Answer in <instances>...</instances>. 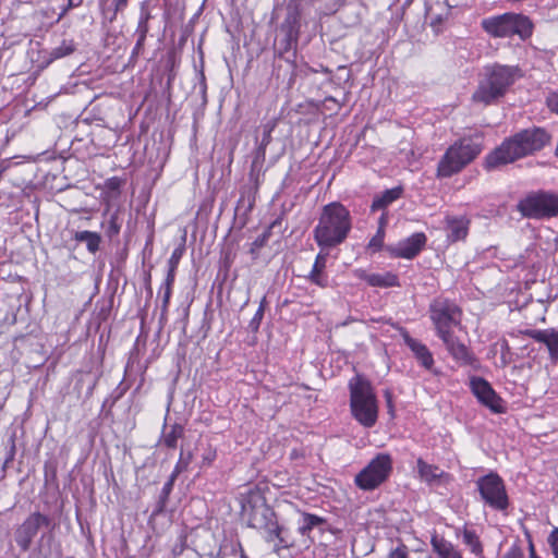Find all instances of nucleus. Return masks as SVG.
Masks as SVG:
<instances>
[{
  "mask_svg": "<svg viewBox=\"0 0 558 558\" xmlns=\"http://www.w3.org/2000/svg\"><path fill=\"white\" fill-rule=\"evenodd\" d=\"M452 7L446 3L441 12H436V5L425 3L426 15L430 19V26L436 34L441 32L442 24L448 20Z\"/></svg>",
  "mask_w": 558,
  "mask_h": 558,
  "instance_id": "393cba45",
  "label": "nucleus"
},
{
  "mask_svg": "<svg viewBox=\"0 0 558 558\" xmlns=\"http://www.w3.org/2000/svg\"><path fill=\"white\" fill-rule=\"evenodd\" d=\"M175 271H177V269L168 268V274H167L166 280L162 284L163 287L172 288L174 278H175Z\"/></svg>",
  "mask_w": 558,
  "mask_h": 558,
  "instance_id": "3c124183",
  "label": "nucleus"
},
{
  "mask_svg": "<svg viewBox=\"0 0 558 558\" xmlns=\"http://www.w3.org/2000/svg\"><path fill=\"white\" fill-rule=\"evenodd\" d=\"M539 343L546 345L550 361L556 364L558 362V330L544 329Z\"/></svg>",
  "mask_w": 558,
  "mask_h": 558,
  "instance_id": "c756f323",
  "label": "nucleus"
},
{
  "mask_svg": "<svg viewBox=\"0 0 558 558\" xmlns=\"http://www.w3.org/2000/svg\"><path fill=\"white\" fill-rule=\"evenodd\" d=\"M387 221V213H383L379 218V227L384 228Z\"/></svg>",
  "mask_w": 558,
  "mask_h": 558,
  "instance_id": "4d7b16f0",
  "label": "nucleus"
},
{
  "mask_svg": "<svg viewBox=\"0 0 558 558\" xmlns=\"http://www.w3.org/2000/svg\"><path fill=\"white\" fill-rule=\"evenodd\" d=\"M350 408L353 417L364 427H373L378 418V404L368 379L355 375L349 381Z\"/></svg>",
  "mask_w": 558,
  "mask_h": 558,
  "instance_id": "423d86ee",
  "label": "nucleus"
},
{
  "mask_svg": "<svg viewBox=\"0 0 558 558\" xmlns=\"http://www.w3.org/2000/svg\"><path fill=\"white\" fill-rule=\"evenodd\" d=\"M14 457H15V442L12 440L10 449H9L5 460L3 462V466H2L3 470H5L11 462H13Z\"/></svg>",
  "mask_w": 558,
  "mask_h": 558,
  "instance_id": "de8ad7c7",
  "label": "nucleus"
},
{
  "mask_svg": "<svg viewBox=\"0 0 558 558\" xmlns=\"http://www.w3.org/2000/svg\"><path fill=\"white\" fill-rule=\"evenodd\" d=\"M57 480V466L52 463L45 464V482L46 484L53 483Z\"/></svg>",
  "mask_w": 558,
  "mask_h": 558,
  "instance_id": "37998d69",
  "label": "nucleus"
},
{
  "mask_svg": "<svg viewBox=\"0 0 558 558\" xmlns=\"http://www.w3.org/2000/svg\"><path fill=\"white\" fill-rule=\"evenodd\" d=\"M182 463H183V453L181 452L180 460L177 463L174 471L169 476L168 481L165 483V485L158 496V500H157L155 508L153 510V513H151L153 517H157L166 510V506H167L169 496L173 489L174 482H175L179 473L182 471V466H181Z\"/></svg>",
  "mask_w": 558,
  "mask_h": 558,
  "instance_id": "aec40b11",
  "label": "nucleus"
},
{
  "mask_svg": "<svg viewBox=\"0 0 558 558\" xmlns=\"http://www.w3.org/2000/svg\"><path fill=\"white\" fill-rule=\"evenodd\" d=\"M518 72V68L499 63L484 66L472 94V101L485 107L497 104L514 84Z\"/></svg>",
  "mask_w": 558,
  "mask_h": 558,
  "instance_id": "20e7f679",
  "label": "nucleus"
},
{
  "mask_svg": "<svg viewBox=\"0 0 558 558\" xmlns=\"http://www.w3.org/2000/svg\"><path fill=\"white\" fill-rule=\"evenodd\" d=\"M325 522L326 520L322 517L303 512L302 524L299 526V533L303 536L308 535L314 527L319 526Z\"/></svg>",
  "mask_w": 558,
  "mask_h": 558,
  "instance_id": "473e14b6",
  "label": "nucleus"
},
{
  "mask_svg": "<svg viewBox=\"0 0 558 558\" xmlns=\"http://www.w3.org/2000/svg\"><path fill=\"white\" fill-rule=\"evenodd\" d=\"M439 338L442 340L452 359L460 365L475 366L477 363L476 357L470 349L453 335V332L445 333Z\"/></svg>",
  "mask_w": 558,
  "mask_h": 558,
  "instance_id": "dca6fc26",
  "label": "nucleus"
},
{
  "mask_svg": "<svg viewBox=\"0 0 558 558\" xmlns=\"http://www.w3.org/2000/svg\"><path fill=\"white\" fill-rule=\"evenodd\" d=\"M352 229L349 209L339 202H332L322 208L313 236L322 248H332L342 244Z\"/></svg>",
  "mask_w": 558,
  "mask_h": 558,
  "instance_id": "7ed1b4c3",
  "label": "nucleus"
},
{
  "mask_svg": "<svg viewBox=\"0 0 558 558\" xmlns=\"http://www.w3.org/2000/svg\"><path fill=\"white\" fill-rule=\"evenodd\" d=\"M301 28V12L298 5L289 4L287 15L280 25V37L275 41V54L288 62L292 68L295 65L296 49Z\"/></svg>",
  "mask_w": 558,
  "mask_h": 558,
  "instance_id": "6e6552de",
  "label": "nucleus"
},
{
  "mask_svg": "<svg viewBox=\"0 0 558 558\" xmlns=\"http://www.w3.org/2000/svg\"><path fill=\"white\" fill-rule=\"evenodd\" d=\"M529 550H530V558H541L536 555L534 545L532 543H530Z\"/></svg>",
  "mask_w": 558,
  "mask_h": 558,
  "instance_id": "13d9d810",
  "label": "nucleus"
},
{
  "mask_svg": "<svg viewBox=\"0 0 558 558\" xmlns=\"http://www.w3.org/2000/svg\"><path fill=\"white\" fill-rule=\"evenodd\" d=\"M481 497L490 508L505 511L509 506V499L502 478L496 473H489L480 477L476 482Z\"/></svg>",
  "mask_w": 558,
  "mask_h": 558,
  "instance_id": "f8f14e48",
  "label": "nucleus"
},
{
  "mask_svg": "<svg viewBox=\"0 0 558 558\" xmlns=\"http://www.w3.org/2000/svg\"><path fill=\"white\" fill-rule=\"evenodd\" d=\"M469 225L470 220L463 216H447L446 231L448 241L454 243L464 240L469 232Z\"/></svg>",
  "mask_w": 558,
  "mask_h": 558,
  "instance_id": "a211bd4d",
  "label": "nucleus"
},
{
  "mask_svg": "<svg viewBox=\"0 0 558 558\" xmlns=\"http://www.w3.org/2000/svg\"><path fill=\"white\" fill-rule=\"evenodd\" d=\"M544 329H526L522 331L524 336H527L532 339H534L536 342H539L542 336H543Z\"/></svg>",
  "mask_w": 558,
  "mask_h": 558,
  "instance_id": "49530a36",
  "label": "nucleus"
},
{
  "mask_svg": "<svg viewBox=\"0 0 558 558\" xmlns=\"http://www.w3.org/2000/svg\"><path fill=\"white\" fill-rule=\"evenodd\" d=\"M374 236H379V239H381V241H384V236H385L384 228L379 227Z\"/></svg>",
  "mask_w": 558,
  "mask_h": 558,
  "instance_id": "bf43d9fd",
  "label": "nucleus"
},
{
  "mask_svg": "<svg viewBox=\"0 0 558 558\" xmlns=\"http://www.w3.org/2000/svg\"><path fill=\"white\" fill-rule=\"evenodd\" d=\"M76 50V44L73 39H63L61 44L54 48H52L48 53V59L46 61L47 64L51 62L68 57L72 54Z\"/></svg>",
  "mask_w": 558,
  "mask_h": 558,
  "instance_id": "7c9ffc66",
  "label": "nucleus"
},
{
  "mask_svg": "<svg viewBox=\"0 0 558 558\" xmlns=\"http://www.w3.org/2000/svg\"><path fill=\"white\" fill-rule=\"evenodd\" d=\"M481 26L494 38H507L517 35L521 40H526L534 31V24L529 16L513 12L483 19Z\"/></svg>",
  "mask_w": 558,
  "mask_h": 558,
  "instance_id": "0eeeda50",
  "label": "nucleus"
},
{
  "mask_svg": "<svg viewBox=\"0 0 558 558\" xmlns=\"http://www.w3.org/2000/svg\"><path fill=\"white\" fill-rule=\"evenodd\" d=\"M427 238L425 233L417 232L400 241L396 245L387 247V251L391 256L397 258L412 259L420 254V252L426 245Z\"/></svg>",
  "mask_w": 558,
  "mask_h": 558,
  "instance_id": "2eb2a0df",
  "label": "nucleus"
},
{
  "mask_svg": "<svg viewBox=\"0 0 558 558\" xmlns=\"http://www.w3.org/2000/svg\"><path fill=\"white\" fill-rule=\"evenodd\" d=\"M215 452H209L206 457H204V460L210 463L215 459Z\"/></svg>",
  "mask_w": 558,
  "mask_h": 558,
  "instance_id": "052dcab7",
  "label": "nucleus"
},
{
  "mask_svg": "<svg viewBox=\"0 0 558 558\" xmlns=\"http://www.w3.org/2000/svg\"><path fill=\"white\" fill-rule=\"evenodd\" d=\"M126 388H121V385L111 395V405H113L125 393Z\"/></svg>",
  "mask_w": 558,
  "mask_h": 558,
  "instance_id": "603ef678",
  "label": "nucleus"
},
{
  "mask_svg": "<svg viewBox=\"0 0 558 558\" xmlns=\"http://www.w3.org/2000/svg\"><path fill=\"white\" fill-rule=\"evenodd\" d=\"M84 0H68V8H78L83 4Z\"/></svg>",
  "mask_w": 558,
  "mask_h": 558,
  "instance_id": "864d4df0",
  "label": "nucleus"
},
{
  "mask_svg": "<svg viewBox=\"0 0 558 558\" xmlns=\"http://www.w3.org/2000/svg\"><path fill=\"white\" fill-rule=\"evenodd\" d=\"M122 221L120 219V209H117L114 213L111 214L110 219L108 221V227L106 230V235L113 240L117 238L121 231Z\"/></svg>",
  "mask_w": 558,
  "mask_h": 558,
  "instance_id": "f704fd0d",
  "label": "nucleus"
},
{
  "mask_svg": "<svg viewBox=\"0 0 558 558\" xmlns=\"http://www.w3.org/2000/svg\"><path fill=\"white\" fill-rule=\"evenodd\" d=\"M150 19V12L144 5H142L137 27L134 33L136 36V44L133 49V54H138L144 49L145 40L149 32L148 22Z\"/></svg>",
  "mask_w": 558,
  "mask_h": 558,
  "instance_id": "412c9836",
  "label": "nucleus"
},
{
  "mask_svg": "<svg viewBox=\"0 0 558 558\" xmlns=\"http://www.w3.org/2000/svg\"><path fill=\"white\" fill-rule=\"evenodd\" d=\"M184 252H185L184 243H182L178 247H175L168 260V268L177 269Z\"/></svg>",
  "mask_w": 558,
  "mask_h": 558,
  "instance_id": "4c0bfd02",
  "label": "nucleus"
},
{
  "mask_svg": "<svg viewBox=\"0 0 558 558\" xmlns=\"http://www.w3.org/2000/svg\"><path fill=\"white\" fill-rule=\"evenodd\" d=\"M550 544L555 558H558V529H555L550 535Z\"/></svg>",
  "mask_w": 558,
  "mask_h": 558,
  "instance_id": "8fccbe9b",
  "label": "nucleus"
},
{
  "mask_svg": "<svg viewBox=\"0 0 558 558\" xmlns=\"http://www.w3.org/2000/svg\"><path fill=\"white\" fill-rule=\"evenodd\" d=\"M184 426L180 423H174L169 427L163 428L161 442L169 449H175L178 446V440L184 437Z\"/></svg>",
  "mask_w": 558,
  "mask_h": 558,
  "instance_id": "cd10ccee",
  "label": "nucleus"
},
{
  "mask_svg": "<svg viewBox=\"0 0 558 558\" xmlns=\"http://www.w3.org/2000/svg\"><path fill=\"white\" fill-rule=\"evenodd\" d=\"M392 471V459L388 453H378L355 475V485L363 490H373L381 485Z\"/></svg>",
  "mask_w": 558,
  "mask_h": 558,
  "instance_id": "9d476101",
  "label": "nucleus"
},
{
  "mask_svg": "<svg viewBox=\"0 0 558 558\" xmlns=\"http://www.w3.org/2000/svg\"><path fill=\"white\" fill-rule=\"evenodd\" d=\"M73 239L78 243H85L87 251L93 255L99 251L102 241L98 232L88 230L76 231Z\"/></svg>",
  "mask_w": 558,
  "mask_h": 558,
  "instance_id": "bb28decb",
  "label": "nucleus"
},
{
  "mask_svg": "<svg viewBox=\"0 0 558 558\" xmlns=\"http://www.w3.org/2000/svg\"><path fill=\"white\" fill-rule=\"evenodd\" d=\"M550 134L544 128L533 126L521 130L506 138L485 158V168L490 170L533 155L542 150L550 142Z\"/></svg>",
  "mask_w": 558,
  "mask_h": 558,
  "instance_id": "f03ea898",
  "label": "nucleus"
},
{
  "mask_svg": "<svg viewBox=\"0 0 558 558\" xmlns=\"http://www.w3.org/2000/svg\"><path fill=\"white\" fill-rule=\"evenodd\" d=\"M546 106L550 112L558 114V89L548 93L546 97Z\"/></svg>",
  "mask_w": 558,
  "mask_h": 558,
  "instance_id": "a19ab883",
  "label": "nucleus"
},
{
  "mask_svg": "<svg viewBox=\"0 0 558 558\" xmlns=\"http://www.w3.org/2000/svg\"><path fill=\"white\" fill-rule=\"evenodd\" d=\"M191 458H192V454H191V453H189L187 460L184 462V464H185V465L189 463V461L191 460Z\"/></svg>",
  "mask_w": 558,
  "mask_h": 558,
  "instance_id": "0e129e2a",
  "label": "nucleus"
},
{
  "mask_svg": "<svg viewBox=\"0 0 558 558\" xmlns=\"http://www.w3.org/2000/svg\"><path fill=\"white\" fill-rule=\"evenodd\" d=\"M463 543L470 548V550L477 557L483 556V545L473 530L464 529L462 533Z\"/></svg>",
  "mask_w": 558,
  "mask_h": 558,
  "instance_id": "72a5a7b5",
  "label": "nucleus"
},
{
  "mask_svg": "<svg viewBox=\"0 0 558 558\" xmlns=\"http://www.w3.org/2000/svg\"><path fill=\"white\" fill-rule=\"evenodd\" d=\"M384 245V241L379 236H373L368 243V248L373 252H378Z\"/></svg>",
  "mask_w": 558,
  "mask_h": 558,
  "instance_id": "09e8293b",
  "label": "nucleus"
},
{
  "mask_svg": "<svg viewBox=\"0 0 558 558\" xmlns=\"http://www.w3.org/2000/svg\"><path fill=\"white\" fill-rule=\"evenodd\" d=\"M433 550L438 555V558H462L461 553L453 546L452 543L445 539L442 536L434 534L430 538Z\"/></svg>",
  "mask_w": 558,
  "mask_h": 558,
  "instance_id": "5701e85b",
  "label": "nucleus"
},
{
  "mask_svg": "<svg viewBox=\"0 0 558 558\" xmlns=\"http://www.w3.org/2000/svg\"><path fill=\"white\" fill-rule=\"evenodd\" d=\"M354 322V318L349 317L347 320H344L341 326H347L349 323Z\"/></svg>",
  "mask_w": 558,
  "mask_h": 558,
  "instance_id": "680f3d73",
  "label": "nucleus"
},
{
  "mask_svg": "<svg viewBox=\"0 0 558 558\" xmlns=\"http://www.w3.org/2000/svg\"><path fill=\"white\" fill-rule=\"evenodd\" d=\"M446 3H448L447 0H445L444 2L437 1L433 4L436 5V12H441V9L445 7Z\"/></svg>",
  "mask_w": 558,
  "mask_h": 558,
  "instance_id": "6e6d98bb",
  "label": "nucleus"
},
{
  "mask_svg": "<svg viewBox=\"0 0 558 558\" xmlns=\"http://www.w3.org/2000/svg\"><path fill=\"white\" fill-rule=\"evenodd\" d=\"M186 546V535L182 533L178 537V542L172 547L173 558H177L178 556L182 555Z\"/></svg>",
  "mask_w": 558,
  "mask_h": 558,
  "instance_id": "ea45409f",
  "label": "nucleus"
},
{
  "mask_svg": "<svg viewBox=\"0 0 558 558\" xmlns=\"http://www.w3.org/2000/svg\"><path fill=\"white\" fill-rule=\"evenodd\" d=\"M502 558H524V554L520 547L513 546L502 556Z\"/></svg>",
  "mask_w": 558,
  "mask_h": 558,
  "instance_id": "c03bdc74",
  "label": "nucleus"
},
{
  "mask_svg": "<svg viewBox=\"0 0 558 558\" xmlns=\"http://www.w3.org/2000/svg\"><path fill=\"white\" fill-rule=\"evenodd\" d=\"M73 8H68V4L64 5L61 12L59 13L57 21L59 22Z\"/></svg>",
  "mask_w": 558,
  "mask_h": 558,
  "instance_id": "5fc2aeb1",
  "label": "nucleus"
},
{
  "mask_svg": "<svg viewBox=\"0 0 558 558\" xmlns=\"http://www.w3.org/2000/svg\"><path fill=\"white\" fill-rule=\"evenodd\" d=\"M384 398L386 400V404H387L389 414L391 416H393L395 415V408H393V402H392V392L389 389H386L384 391Z\"/></svg>",
  "mask_w": 558,
  "mask_h": 558,
  "instance_id": "a18cd8bd",
  "label": "nucleus"
},
{
  "mask_svg": "<svg viewBox=\"0 0 558 558\" xmlns=\"http://www.w3.org/2000/svg\"><path fill=\"white\" fill-rule=\"evenodd\" d=\"M402 337L404 343L413 352L417 362L426 369H430L434 365V357L429 349L421 341L412 338L409 331L399 325H392Z\"/></svg>",
  "mask_w": 558,
  "mask_h": 558,
  "instance_id": "f3484780",
  "label": "nucleus"
},
{
  "mask_svg": "<svg viewBox=\"0 0 558 558\" xmlns=\"http://www.w3.org/2000/svg\"><path fill=\"white\" fill-rule=\"evenodd\" d=\"M388 558H409V548L404 544H399L395 549L390 550Z\"/></svg>",
  "mask_w": 558,
  "mask_h": 558,
  "instance_id": "79ce46f5",
  "label": "nucleus"
},
{
  "mask_svg": "<svg viewBox=\"0 0 558 558\" xmlns=\"http://www.w3.org/2000/svg\"><path fill=\"white\" fill-rule=\"evenodd\" d=\"M160 291H163L162 304H161V316H160V324H162L163 320H166L168 305H169L171 293H172V288L161 286Z\"/></svg>",
  "mask_w": 558,
  "mask_h": 558,
  "instance_id": "58836bf2",
  "label": "nucleus"
},
{
  "mask_svg": "<svg viewBox=\"0 0 558 558\" xmlns=\"http://www.w3.org/2000/svg\"><path fill=\"white\" fill-rule=\"evenodd\" d=\"M41 529H54L52 519L39 511L32 512L26 519L15 529L14 539L22 551H28L34 537Z\"/></svg>",
  "mask_w": 558,
  "mask_h": 558,
  "instance_id": "ddd939ff",
  "label": "nucleus"
},
{
  "mask_svg": "<svg viewBox=\"0 0 558 558\" xmlns=\"http://www.w3.org/2000/svg\"><path fill=\"white\" fill-rule=\"evenodd\" d=\"M266 306H267V301H266V298L264 296L262 299L260 303H259L258 310L256 311L255 315L253 316V318L248 323V329L252 332H257L258 331L260 323H262L263 317H264V313H265Z\"/></svg>",
  "mask_w": 558,
  "mask_h": 558,
  "instance_id": "c9c22d12",
  "label": "nucleus"
},
{
  "mask_svg": "<svg viewBox=\"0 0 558 558\" xmlns=\"http://www.w3.org/2000/svg\"><path fill=\"white\" fill-rule=\"evenodd\" d=\"M429 316L438 337L452 332L451 328L460 324L461 310L451 300L436 298L429 304Z\"/></svg>",
  "mask_w": 558,
  "mask_h": 558,
  "instance_id": "9b49d317",
  "label": "nucleus"
},
{
  "mask_svg": "<svg viewBox=\"0 0 558 558\" xmlns=\"http://www.w3.org/2000/svg\"><path fill=\"white\" fill-rule=\"evenodd\" d=\"M282 225V217L276 218L268 228L259 235L257 236L251 244L250 254L252 255L253 259H257L259 256V250L263 248L269 241V238L271 235V231L276 228H280Z\"/></svg>",
  "mask_w": 558,
  "mask_h": 558,
  "instance_id": "a878e982",
  "label": "nucleus"
},
{
  "mask_svg": "<svg viewBox=\"0 0 558 558\" xmlns=\"http://www.w3.org/2000/svg\"><path fill=\"white\" fill-rule=\"evenodd\" d=\"M129 0H113V9H102V14L110 22L114 21L118 12L123 11L128 7Z\"/></svg>",
  "mask_w": 558,
  "mask_h": 558,
  "instance_id": "e433bc0d",
  "label": "nucleus"
},
{
  "mask_svg": "<svg viewBox=\"0 0 558 558\" xmlns=\"http://www.w3.org/2000/svg\"><path fill=\"white\" fill-rule=\"evenodd\" d=\"M416 464L420 477L428 484H433L446 475L438 466L428 464L422 458L417 459Z\"/></svg>",
  "mask_w": 558,
  "mask_h": 558,
  "instance_id": "c85d7f7f",
  "label": "nucleus"
},
{
  "mask_svg": "<svg viewBox=\"0 0 558 558\" xmlns=\"http://www.w3.org/2000/svg\"><path fill=\"white\" fill-rule=\"evenodd\" d=\"M521 215L529 219H544L558 216V195L549 192H533L518 205Z\"/></svg>",
  "mask_w": 558,
  "mask_h": 558,
  "instance_id": "1a4fd4ad",
  "label": "nucleus"
},
{
  "mask_svg": "<svg viewBox=\"0 0 558 558\" xmlns=\"http://www.w3.org/2000/svg\"><path fill=\"white\" fill-rule=\"evenodd\" d=\"M277 126V119H271L262 125L263 136L256 149L257 157H265L266 148L271 143V133Z\"/></svg>",
  "mask_w": 558,
  "mask_h": 558,
  "instance_id": "2f4dec72",
  "label": "nucleus"
},
{
  "mask_svg": "<svg viewBox=\"0 0 558 558\" xmlns=\"http://www.w3.org/2000/svg\"><path fill=\"white\" fill-rule=\"evenodd\" d=\"M241 515L248 527L258 531L266 543L274 545V551L293 546L288 529L279 523L277 513L257 490H250L241 497Z\"/></svg>",
  "mask_w": 558,
  "mask_h": 558,
  "instance_id": "f257e3e1",
  "label": "nucleus"
},
{
  "mask_svg": "<svg viewBox=\"0 0 558 558\" xmlns=\"http://www.w3.org/2000/svg\"><path fill=\"white\" fill-rule=\"evenodd\" d=\"M413 0H404V5H410Z\"/></svg>",
  "mask_w": 558,
  "mask_h": 558,
  "instance_id": "e2e57ef3",
  "label": "nucleus"
},
{
  "mask_svg": "<svg viewBox=\"0 0 558 558\" xmlns=\"http://www.w3.org/2000/svg\"><path fill=\"white\" fill-rule=\"evenodd\" d=\"M327 263V254L319 253L314 262L313 268L307 277V279L318 286L319 288L329 287V279L325 272Z\"/></svg>",
  "mask_w": 558,
  "mask_h": 558,
  "instance_id": "4be33fe9",
  "label": "nucleus"
},
{
  "mask_svg": "<svg viewBox=\"0 0 558 558\" xmlns=\"http://www.w3.org/2000/svg\"><path fill=\"white\" fill-rule=\"evenodd\" d=\"M357 278L366 281L371 287L390 288L399 287L398 276L390 272L368 274L363 269L355 270Z\"/></svg>",
  "mask_w": 558,
  "mask_h": 558,
  "instance_id": "6ab92c4d",
  "label": "nucleus"
},
{
  "mask_svg": "<svg viewBox=\"0 0 558 558\" xmlns=\"http://www.w3.org/2000/svg\"><path fill=\"white\" fill-rule=\"evenodd\" d=\"M470 389L478 402L494 413H504L502 399L497 395L492 385L483 377L473 376L470 379Z\"/></svg>",
  "mask_w": 558,
  "mask_h": 558,
  "instance_id": "4468645a",
  "label": "nucleus"
},
{
  "mask_svg": "<svg viewBox=\"0 0 558 558\" xmlns=\"http://www.w3.org/2000/svg\"><path fill=\"white\" fill-rule=\"evenodd\" d=\"M483 150L481 135L462 137L450 145L437 165V178H450L462 171Z\"/></svg>",
  "mask_w": 558,
  "mask_h": 558,
  "instance_id": "39448f33",
  "label": "nucleus"
},
{
  "mask_svg": "<svg viewBox=\"0 0 558 558\" xmlns=\"http://www.w3.org/2000/svg\"><path fill=\"white\" fill-rule=\"evenodd\" d=\"M403 193L402 186H396L376 195L371 205L372 211L385 210L390 204L401 197Z\"/></svg>",
  "mask_w": 558,
  "mask_h": 558,
  "instance_id": "b1692460",
  "label": "nucleus"
}]
</instances>
